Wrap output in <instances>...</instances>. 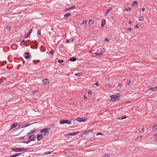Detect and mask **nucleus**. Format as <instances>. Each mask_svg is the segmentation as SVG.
<instances>
[{
  "label": "nucleus",
  "instance_id": "42",
  "mask_svg": "<svg viewBox=\"0 0 157 157\" xmlns=\"http://www.w3.org/2000/svg\"><path fill=\"white\" fill-rule=\"evenodd\" d=\"M48 140V137L44 138V141H45L46 140Z\"/></svg>",
  "mask_w": 157,
  "mask_h": 157
},
{
  "label": "nucleus",
  "instance_id": "2",
  "mask_svg": "<svg viewBox=\"0 0 157 157\" xmlns=\"http://www.w3.org/2000/svg\"><path fill=\"white\" fill-rule=\"evenodd\" d=\"M27 148H17L16 147H13L11 148V150L13 151H25L27 150Z\"/></svg>",
  "mask_w": 157,
  "mask_h": 157
},
{
  "label": "nucleus",
  "instance_id": "53",
  "mask_svg": "<svg viewBox=\"0 0 157 157\" xmlns=\"http://www.w3.org/2000/svg\"><path fill=\"white\" fill-rule=\"evenodd\" d=\"M88 94H90V95H91L92 94V93H91V90H89V91H88Z\"/></svg>",
  "mask_w": 157,
  "mask_h": 157
},
{
  "label": "nucleus",
  "instance_id": "62",
  "mask_svg": "<svg viewBox=\"0 0 157 157\" xmlns=\"http://www.w3.org/2000/svg\"><path fill=\"white\" fill-rule=\"evenodd\" d=\"M36 92H38V91H37V90H35V91H34L33 92V94H34L35 93H36Z\"/></svg>",
  "mask_w": 157,
  "mask_h": 157
},
{
  "label": "nucleus",
  "instance_id": "28",
  "mask_svg": "<svg viewBox=\"0 0 157 157\" xmlns=\"http://www.w3.org/2000/svg\"><path fill=\"white\" fill-rule=\"evenodd\" d=\"M40 62V61L39 60H33V63L35 64H36L37 63H39Z\"/></svg>",
  "mask_w": 157,
  "mask_h": 157
},
{
  "label": "nucleus",
  "instance_id": "29",
  "mask_svg": "<svg viewBox=\"0 0 157 157\" xmlns=\"http://www.w3.org/2000/svg\"><path fill=\"white\" fill-rule=\"evenodd\" d=\"M75 75L76 76H80L82 75V73L81 72L77 73L75 74Z\"/></svg>",
  "mask_w": 157,
  "mask_h": 157
},
{
  "label": "nucleus",
  "instance_id": "59",
  "mask_svg": "<svg viewBox=\"0 0 157 157\" xmlns=\"http://www.w3.org/2000/svg\"><path fill=\"white\" fill-rule=\"evenodd\" d=\"M18 126H19L18 128H16V129H17V130L18 129H19V128H20L21 126V124H19V125H18Z\"/></svg>",
  "mask_w": 157,
  "mask_h": 157
},
{
  "label": "nucleus",
  "instance_id": "20",
  "mask_svg": "<svg viewBox=\"0 0 157 157\" xmlns=\"http://www.w3.org/2000/svg\"><path fill=\"white\" fill-rule=\"evenodd\" d=\"M149 89L150 90H151L152 91H154L156 90H157V86L155 87H152L149 88Z\"/></svg>",
  "mask_w": 157,
  "mask_h": 157
},
{
  "label": "nucleus",
  "instance_id": "64",
  "mask_svg": "<svg viewBox=\"0 0 157 157\" xmlns=\"http://www.w3.org/2000/svg\"><path fill=\"white\" fill-rule=\"evenodd\" d=\"M108 86L109 88H110V87H111V85H110L109 84H108Z\"/></svg>",
  "mask_w": 157,
  "mask_h": 157
},
{
  "label": "nucleus",
  "instance_id": "32",
  "mask_svg": "<svg viewBox=\"0 0 157 157\" xmlns=\"http://www.w3.org/2000/svg\"><path fill=\"white\" fill-rule=\"evenodd\" d=\"M127 118V117L126 116H122V117L121 118H119V119L122 120L123 119H125Z\"/></svg>",
  "mask_w": 157,
  "mask_h": 157
},
{
  "label": "nucleus",
  "instance_id": "26",
  "mask_svg": "<svg viewBox=\"0 0 157 157\" xmlns=\"http://www.w3.org/2000/svg\"><path fill=\"white\" fill-rule=\"evenodd\" d=\"M124 11H131V9L129 7L127 8H125L124 10Z\"/></svg>",
  "mask_w": 157,
  "mask_h": 157
},
{
  "label": "nucleus",
  "instance_id": "6",
  "mask_svg": "<svg viewBox=\"0 0 157 157\" xmlns=\"http://www.w3.org/2000/svg\"><path fill=\"white\" fill-rule=\"evenodd\" d=\"M75 120L79 122H84L87 121V119L84 117L78 118H76Z\"/></svg>",
  "mask_w": 157,
  "mask_h": 157
},
{
  "label": "nucleus",
  "instance_id": "61",
  "mask_svg": "<svg viewBox=\"0 0 157 157\" xmlns=\"http://www.w3.org/2000/svg\"><path fill=\"white\" fill-rule=\"evenodd\" d=\"M25 40H22L21 41V43H25Z\"/></svg>",
  "mask_w": 157,
  "mask_h": 157
},
{
  "label": "nucleus",
  "instance_id": "27",
  "mask_svg": "<svg viewBox=\"0 0 157 157\" xmlns=\"http://www.w3.org/2000/svg\"><path fill=\"white\" fill-rule=\"evenodd\" d=\"M94 20H93L90 19V20L88 24L89 25H92L94 22Z\"/></svg>",
  "mask_w": 157,
  "mask_h": 157
},
{
  "label": "nucleus",
  "instance_id": "56",
  "mask_svg": "<svg viewBox=\"0 0 157 157\" xmlns=\"http://www.w3.org/2000/svg\"><path fill=\"white\" fill-rule=\"evenodd\" d=\"M132 21H129L128 22V24L129 25H131L132 24Z\"/></svg>",
  "mask_w": 157,
  "mask_h": 157
},
{
  "label": "nucleus",
  "instance_id": "13",
  "mask_svg": "<svg viewBox=\"0 0 157 157\" xmlns=\"http://www.w3.org/2000/svg\"><path fill=\"white\" fill-rule=\"evenodd\" d=\"M104 52L103 51H100L98 53H95L94 54L97 56H100L103 55V53Z\"/></svg>",
  "mask_w": 157,
  "mask_h": 157
},
{
  "label": "nucleus",
  "instance_id": "37",
  "mask_svg": "<svg viewBox=\"0 0 157 157\" xmlns=\"http://www.w3.org/2000/svg\"><path fill=\"white\" fill-rule=\"evenodd\" d=\"M21 153H16L15 155H16V156H18L21 155Z\"/></svg>",
  "mask_w": 157,
  "mask_h": 157
},
{
  "label": "nucleus",
  "instance_id": "36",
  "mask_svg": "<svg viewBox=\"0 0 157 157\" xmlns=\"http://www.w3.org/2000/svg\"><path fill=\"white\" fill-rule=\"evenodd\" d=\"M30 56H29V55H27V56H25V58L26 59H29L30 58Z\"/></svg>",
  "mask_w": 157,
  "mask_h": 157
},
{
  "label": "nucleus",
  "instance_id": "51",
  "mask_svg": "<svg viewBox=\"0 0 157 157\" xmlns=\"http://www.w3.org/2000/svg\"><path fill=\"white\" fill-rule=\"evenodd\" d=\"M4 82V81L3 79H0V83L1 82Z\"/></svg>",
  "mask_w": 157,
  "mask_h": 157
},
{
  "label": "nucleus",
  "instance_id": "57",
  "mask_svg": "<svg viewBox=\"0 0 157 157\" xmlns=\"http://www.w3.org/2000/svg\"><path fill=\"white\" fill-rule=\"evenodd\" d=\"M135 28H138V25L136 24V25H135Z\"/></svg>",
  "mask_w": 157,
  "mask_h": 157
},
{
  "label": "nucleus",
  "instance_id": "17",
  "mask_svg": "<svg viewBox=\"0 0 157 157\" xmlns=\"http://www.w3.org/2000/svg\"><path fill=\"white\" fill-rule=\"evenodd\" d=\"M76 60V58L74 57H72L69 59L70 61L73 62L75 61Z\"/></svg>",
  "mask_w": 157,
  "mask_h": 157
},
{
  "label": "nucleus",
  "instance_id": "58",
  "mask_svg": "<svg viewBox=\"0 0 157 157\" xmlns=\"http://www.w3.org/2000/svg\"><path fill=\"white\" fill-rule=\"evenodd\" d=\"M142 11L144 12V11H145V9L144 8H143L142 9Z\"/></svg>",
  "mask_w": 157,
  "mask_h": 157
},
{
  "label": "nucleus",
  "instance_id": "1",
  "mask_svg": "<svg viewBox=\"0 0 157 157\" xmlns=\"http://www.w3.org/2000/svg\"><path fill=\"white\" fill-rule=\"evenodd\" d=\"M121 96L120 94L118 93L115 95H112L111 97V101H115L116 100H119Z\"/></svg>",
  "mask_w": 157,
  "mask_h": 157
},
{
  "label": "nucleus",
  "instance_id": "46",
  "mask_svg": "<svg viewBox=\"0 0 157 157\" xmlns=\"http://www.w3.org/2000/svg\"><path fill=\"white\" fill-rule=\"evenodd\" d=\"M84 98L85 100H86V99L87 98V96L86 95V94H85L84 96Z\"/></svg>",
  "mask_w": 157,
  "mask_h": 157
},
{
  "label": "nucleus",
  "instance_id": "52",
  "mask_svg": "<svg viewBox=\"0 0 157 157\" xmlns=\"http://www.w3.org/2000/svg\"><path fill=\"white\" fill-rule=\"evenodd\" d=\"M70 41V40L69 39H67L66 40V43H68Z\"/></svg>",
  "mask_w": 157,
  "mask_h": 157
},
{
  "label": "nucleus",
  "instance_id": "45",
  "mask_svg": "<svg viewBox=\"0 0 157 157\" xmlns=\"http://www.w3.org/2000/svg\"><path fill=\"white\" fill-rule=\"evenodd\" d=\"M122 84L121 83H119L118 84V86H119V87H121V85H122Z\"/></svg>",
  "mask_w": 157,
  "mask_h": 157
},
{
  "label": "nucleus",
  "instance_id": "18",
  "mask_svg": "<svg viewBox=\"0 0 157 157\" xmlns=\"http://www.w3.org/2000/svg\"><path fill=\"white\" fill-rule=\"evenodd\" d=\"M71 15V14L70 13H68L64 15V17L65 18L67 19V17L70 16Z\"/></svg>",
  "mask_w": 157,
  "mask_h": 157
},
{
  "label": "nucleus",
  "instance_id": "15",
  "mask_svg": "<svg viewBox=\"0 0 157 157\" xmlns=\"http://www.w3.org/2000/svg\"><path fill=\"white\" fill-rule=\"evenodd\" d=\"M34 124V123H29V124H24L21 127V128H24L25 127H27L29 125H30L32 124Z\"/></svg>",
  "mask_w": 157,
  "mask_h": 157
},
{
  "label": "nucleus",
  "instance_id": "33",
  "mask_svg": "<svg viewBox=\"0 0 157 157\" xmlns=\"http://www.w3.org/2000/svg\"><path fill=\"white\" fill-rule=\"evenodd\" d=\"M131 82V81L130 80L128 79L127 82V85H129L130 84Z\"/></svg>",
  "mask_w": 157,
  "mask_h": 157
},
{
  "label": "nucleus",
  "instance_id": "16",
  "mask_svg": "<svg viewBox=\"0 0 157 157\" xmlns=\"http://www.w3.org/2000/svg\"><path fill=\"white\" fill-rule=\"evenodd\" d=\"M32 31V29H31L29 30V32L28 33L27 35L25 36V38H27L28 37L30 36V34Z\"/></svg>",
  "mask_w": 157,
  "mask_h": 157
},
{
  "label": "nucleus",
  "instance_id": "54",
  "mask_svg": "<svg viewBox=\"0 0 157 157\" xmlns=\"http://www.w3.org/2000/svg\"><path fill=\"white\" fill-rule=\"evenodd\" d=\"M25 55H29V53L28 52H25Z\"/></svg>",
  "mask_w": 157,
  "mask_h": 157
},
{
  "label": "nucleus",
  "instance_id": "10",
  "mask_svg": "<svg viewBox=\"0 0 157 157\" xmlns=\"http://www.w3.org/2000/svg\"><path fill=\"white\" fill-rule=\"evenodd\" d=\"M93 130H90L86 131L83 132V134L84 135L87 134L90 135V133L93 132Z\"/></svg>",
  "mask_w": 157,
  "mask_h": 157
},
{
  "label": "nucleus",
  "instance_id": "47",
  "mask_svg": "<svg viewBox=\"0 0 157 157\" xmlns=\"http://www.w3.org/2000/svg\"><path fill=\"white\" fill-rule=\"evenodd\" d=\"M109 156V155L107 154H105L104 156V157H108Z\"/></svg>",
  "mask_w": 157,
  "mask_h": 157
},
{
  "label": "nucleus",
  "instance_id": "49",
  "mask_svg": "<svg viewBox=\"0 0 157 157\" xmlns=\"http://www.w3.org/2000/svg\"><path fill=\"white\" fill-rule=\"evenodd\" d=\"M109 40V39L108 38H106L105 39V41H108Z\"/></svg>",
  "mask_w": 157,
  "mask_h": 157
},
{
  "label": "nucleus",
  "instance_id": "19",
  "mask_svg": "<svg viewBox=\"0 0 157 157\" xmlns=\"http://www.w3.org/2000/svg\"><path fill=\"white\" fill-rule=\"evenodd\" d=\"M112 9V8H110L109 9H108L105 13V16H106L107 15V14H108V13H109V12L110 10H111Z\"/></svg>",
  "mask_w": 157,
  "mask_h": 157
},
{
  "label": "nucleus",
  "instance_id": "3",
  "mask_svg": "<svg viewBox=\"0 0 157 157\" xmlns=\"http://www.w3.org/2000/svg\"><path fill=\"white\" fill-rule=\"evenodd\" d=\"M49 128H44L41 129L40 131V133H43L44 132V135H47L48 136L49 133Z\"/></svg>",
  "mask_w": 157,
  "mask_h": 157
},
{
  "label": "nucleus",
  "instance_id": "30",
  "mask_svg": "<svg viewBox=\"0 0 157 157\" xmlns=\"http://www.w3.org/2000/svg\"><path fill=\"white\" fill-rule=\"evenodd\" d=\"M52 151H46L44 152V154L45 155H48L51 154L52 153Z\"/></svg>",
  "mask_w": 157,
  "mask_h": 157
},
{
  "label": "nucleus",
  "instance_id": "31",
  "mask_svg": "<svg viewBox=\"0 0 157 157\" xmlns=\"http://www.w3.org/2000/svg\"><path fill=\"white\" fill-rule=\"evenodd\" d=\"M87 20H83V21L82 23V25H84V24H86L87 23Z\"/></svg>",
  "mask_w": 157,
  "mask_h": 157
},
{
  "label": "nucleus",
  "instance_id": "38",
  "mask_svg": "<svg viewBox=\"0 0 157 157\" xmlns=\"http://www.w3.org/2000/svg\"><path fill=\"white\" fill-rule=\"evenodd\" d=\"M103 135V134L102 133H101L100 132H98L96 134V135L97 136L98 135Z\"/></svg>",
  "mask_w": 157,
  "mask_h": 157
},
{
  "label": "nucleus",
  "instance_id": "5",
  "mask_svg": "<svg viewBox=\"0 0 157 157\" xmlns=\"http://www.w3.org/2000/svg\"><path fill=\"white\" fill-rule=\"evenodd\" d=\"M43 138V135L42 134H38L36 135V138L38 141H40V140H42Z\"/></svg>",
  "mask_w": 157,
  "mask_h": 157
},
{
  "label": "nucleus",
  "instance_id": "25",
  "mask_svg": "<svg viewBox=\"0 0 157 157\" xmlns=\"http://www.w3.org/2000/svg\"><path fill=\"white\" fill-rule=\"evenodd\" d=\"M36 136L35 135H32L30 136H29V139H34V138H35Z\"/></svg>",
  "mask_w": 157,
  "mask_h": 157
},
{
  "label": "nucleus",
  "instance_id": "14",
  "mask_svg": "<svg viewBox=\"0 0 157 157\" xmlns=\"http://www.w3.org/2000/svg\"><path fill=\"white\" fill-rule=\"evenodd\" d=\"M35 140V139H29V140H28L27 141H23V143H25V144H28L31 141H34Z\"/></svg>",
  "mask_w": 157,
  "mask_h": 157
},
{
  "label": "nucleus",
  "instance_id": "11",
  "mask_svg": "<svg viewBox=\"0 0 157 157\" xmlns=\"http://www.w3.org/2000/svg\"><path fill=\"white\" fill-rule=\"evenodd\" d=\"M36 131V129H34L33 130H31L30 132L27 133V135L29 136L31 134H32L33 133H34Z\"/></svg>",
  "mask_w": 157,
  "mask_h": 157
},
{
  "label": "nucleus",
  "instance_id": "60",
  "mask_svg": "<svg viewBox=\"0 0 157 157\" xmlns=\"http://www.w3.org/2000/svg\"><path fill=\"white\" fill-rule=\"evenodd\" d=\"M16 157V156L14 154V155H12V156H11L10 157Z\"/></svg>",
  "mask_w": 157,
  "mask_h": 157
},
{
  "label": "nucleus",
  "instance_id": "35",
  "mask_svg": "<svg viewBox=\"0 0 157 157\" xmlns=\"http://www.w3.org/2000/svg\"><path fill=\"white\" fill-rule=\"evenodd\" d=\"M143 19H144L143 17H140L139 18V20L140 21H143Z\"/></svg>",
  "mask_w": 157,
  "mask_h": 157
},
{
  "label": "nucleus",
  "instance_id": "9",
  "mask_svg": "<svg viewBox=\"0 0 157 157\" xmlns=\"http://www.w3.org/2000/svg\"><path fill=\"white\" fill-rule=\"evenodd\" d=\"M43 82L44 84V85H48L49 83V82L47 78H45L43 80Z\"/></svg>",
  "mask_w": 157,
  "mask_h": 157
},
{
  "label": "nucleus",
  "instance_id": "48",
  "mask_svg": "<svg viewBox=\"0 0 157 157\" xmlns=\"http://www.w3.org/2000/svg\"><path fill=\"white\" fill-rule=\"evenodd\" d=\"M144 132V128H143L140 131V132Z\"/></svg>",
  "mask_w": 157,
  "mask_h": 157
},
{
  "label": "nucleus",
  "instance_id": "22",
  "mask_svg": "<svg viewBox=\"0 0 157 157\" xmlns=\"http://www.w3.org/2000/svg\"><path fill=\"white\" fill-rule=\"evenodd\" d=\"M105 19H103L102 20V23L101 24V27H103L105 24Z\"/></svg>",
  "mask_w": 157,
  "mask_h": 157
},
{
  "label": "nucleus",
  "instance_id": "24",
  "mask_svg": "<svg viewBox=\"0 0 157 157\" xmlns=\"http://www.w3.org/2000/svg\"><path fill=\"white\" fill-rule=\"evenodd\" d=\"M75 6H73L68 8H67L65 10H72V9H74L75 8Z\"/></svg>",
  "mask_w": 157,
  "mask_h": 157
},
{
  "label": "nucleus",
  "instance_id": "4",
  "mask_svg": "<svg viewBox=\"0 0 157 157\" xmlns=\"http://www.w3.org/2000/svg\"><path fill=\"white\" fill-rule=\"evenodd\" d=\"M59 123L60 124H70L71 121L68 120H61L59 121Z\"/></svg>",
  "mask_w": 157,
  "mask_h": 157
},
{
  "label": "nucleus",
  "instance_id": "55",
  "mask_svg": "<svg viewBox=\"0 0 157 157\" xmlns=\"http://www.w3.org/2000/svg\"><path fill=\"white\" fill-rule=\"evenodd\" d=\"M127 30H129V31H131L132 30V28H128L127 29Z\"/></svg>",
  "mask_w": 157,
  "mask_h": 157
},
{
  "label": "nucleus",
  "instance_id": "44",
  "mask_svg": "<svg viewBox=\"0 0 157 157\" xmlns=\"http://www.w3.org/2000/svg\"><path fill=\"white\" fill-rule=\"evenodd\" d=\"M95 84L96 86H99V84L98 82H96Z\"/></svg>",
  "mask_w": 157,
  "mask_h": 157
},
{
  "label": "nucleus",
  "instance_id": "23",
  "mask_svg": "<svg viewBox=\"0 0 157 157\" xmlns=\"http://www.w3.org/2000/svg\"><path fill=\"white\" fill-rule=\"evenodd\" d=\"M157 128V124L153 125L152 126V129L153 131H155Z\"/></svg>",
  "mask_w": 157,
  "mask_h": 157
},
{
  "label": "nucleus",
  "instance_id": "50",
  "mask_svg": "<svg viewBox=\"0 0 157 157\" xmlns=\"http://www.w3.org/2000/svg\"><path fill=\"white\" fill-rule=\"evenodd\" d=\"M142 136H138L137 137V139H140L141 138H142Z\"/></svg>",
  "mask_w": 157,
  "mask_h": 157
},
{
  "label": "nucleus",
  "instance_id": "21",
  "mask_svg": "<svg viewBox=\"0 0 157 157\" xmlns=\"http://www.w3.org/2000/svg\"><path fill=\"white\" fill-rule=\"evenodd\" d=\"M138 2L137 1H134L132 4V6H137Z\"/></svg>",
  "mask_w": 157,
  "mask_h": 157
},
{
  "label": "nucleus",
  "instance_id": "39",
  "mask_svg": "<svg viewBox=\"0 0 157 157\" xmlns=\"http://www.w3.org/2000/svg\"><path fill=\"white\" fill-rule=\"evenodd\" d=\"M6 29L9 30L10 29V26L8 25L6 27Z\"/></svg>",
  "mask_w": 157,
  "mask_h": 157
},
{
  "label": "nucleus",
  "instance_id": "7",
  "mask_svg": "<svg viewBox=\"0 0 157 157\" xmlns=\"http://www.w3.org/2000/svg\"><path fill=\"white\" fill-rule=\"evenodd\" d=\"M79 133V132H76L74 133H70L67 134L65 135L66 137L69 138L70 136H75Z\"/></svg>",
  "mask_w": 157,
  "mask_h": 157
},
{
  "label": "nucleus",
  "instance_id": "12",
  "mask_svg": "<svg viewBox=\"0 0 157 157\" xmlns=\"http://www.w3.org/2000/svg\"><path fill=\"white\" fill-rule=\"evenodd\" d=\"M17 125V123H13L11 126V127L10 128V129H12L13 128H15V127H16Z\"/></svg>",
  "mask_w": 157,
  "mask_h": 157
},
{
  "label": "nucleus",
  "instance_id": "63",
  "mask_svg": "<svg viewBox=\"0 0 157 157\" xmlns=\"http://www.w3.org/2000/svg\"><path fill=\"white\" fill-rule=\"evenodd\" d=\"M23 44L25 46H27V44L26 43H25Z\"/></svg>",
  "mask_w": 157,
  "mask_h": 157
},
{
  "label": "nucleus",
  "instance_id": "43",
  "mask_svg": "<svg viewBox=\"0 0 157 157\" xmlns=\"http://www.w3.org/2000/svg\"><path fill=\"white\" fill-rule=\"evenodd\" d=\"M25 136H22V137H20L19 138L21 139L22 140H25Z\"/></svg>",
  "mask_w": 157,
  "mask_h": 157
},
{
  "label": "nucleus",
  "instance_id": "41",
  "mask_svg": "<svg viewBox=\"0 0 157 157\" xmlns=\"http://www.w3.org/2000/svg\"><path fill=\"white\" fill-rule=\"evenodd\" d=\"M54 53V51L53 50H51L50 51V53L51 55H52Z\"/></svg>",
  "mask_w": 157,
  "mask_h": 157
},
{
  "label": "nucleus",
  "instance_id": "8",
  "mask_svg": "<svg viewBox=\"0 0 157 157\" xmlns=\"http://www.w3.org/2000/svg\"><path fill=\"white\" fill-rule=\"evenodd\" d=\"M33 43L35 44L34 46H31L30 48H34L35 49H36L37 48V46H38V43L37 42V41L35 40L34 41V42Z\"/></svg>",
  "mask_w": 157,
  "mask_h": 157
},
{
  "label": "nucleus",
  "instance_id": "40",
  "mask_svg": "<svg viewBox=\"0 0 157 157\" xmlns=\"http://www.w3.org/2000/svg\"><path fill=\"white\" fill-rule=\"evenodd\" d=\"M37 34L39 35H41V32H40V30H39V31H38Z\"/></svg>",
  "mask_w": 157,
  "mask_h": 157
},
{
  "label": "nucleus",
  "instance_id": "34",
  "mask_svg": "<svg viewBox=\"0 0 157 157\" xmlns=\"http://www.w3.org/2000/svg\"><path fill=\"white\" fill-rule=\"evenodd\" d=\"M64 62V60L62 59L59 60H58V62L59 63H62Z\"/></svg>",
  "mask_w": 157,
  "mask_h": 157
}]
</instances>
